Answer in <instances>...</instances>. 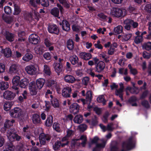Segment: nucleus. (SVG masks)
I'll return each mask as SVG.
<instances>
[{
  "instance_id": "f257e3e1",
  "label": "nucleus",
  "mask_w": 151,
  "mask_h": 151,
  "mask_svg": "<svg viewBox=\"0 0 151 151\" xmlns=\"http://www.w3.org/2000/svg\"><path fill=\"white\" fill-rule=\"evenodd\" d=\"M108 13L112 17H119L125 16L127 14V11L124 9L112 8L108 11Z\"/></svg>"
},
{
  "instance_id": "f03ea898",
  "label": "nucleus",
  "mask_w": 151,
  "mask_h": 151,
  "mask_svg": "<svg viewBox=\"0 0 151 151\" xmlns=\"http://www.w3.org/2000/svg\"><path fill=\"white\" fill-rule=\"evenodd\" d=\"M135 139L133 137H130L126 142H124L122 147L127 150H129L135 147Z\"/></svg>"
},
{
  "instance_id": "7ed1b4c3",
  "label": "nucleus",
  "mask_w": 151,
  "mask_h": 151,
  "mask_svg": "<svg viewBox=\"0 0 151 151\" xmlns=\"http://www.w3.org/2000/svg\"><path fill=\"white\" fill-rule=\"evenodd\" d=\"M10 115L13 117L20 119L23 117V112L20 108H15L10 112Z\"/></svg>"
},
{
  "instance_id": "20e7f679",
  "label": "nucleus",
  "mask_w": 151,
  "mask_h": 151,
  "mask_svg": "<svg viewBox=\"0 0 151 151\" xmlns=\"http://www.w3.org/2000/svg\"><path fill=\"white\" fill-rule=\"evenodd\" d=\"M25 70L29 74L33 75L36 74L37 72V69L34 65H31L26 67Z\"/></svg>"
},
{
  "instance_id": "39448f33",
  "label": "nucleus",
  "mask_w": 151,
  "mask_h": 151,
  "mask_svg": "<svg viewBox=\"0 0 151 151\" xmlns=\"http://www.w3.org/2000/svg\"><path fill=\"white\" fill-rule=\"evenodd\" d=\"M29 89L30 94L32 95H36L38 90L34 81L31 82L29 84Z\"/></svg>"
},
{
  "instance_id": "423d86ee",
  "label": "nucleus",
  "mask_w": 151,
  "mask_h": 151,
  "mask_svg": "<svg viewBox=\"0 0 151 151\" xmlns=\"http://www.w3.org/2000/svg\"><path fill=\"white\" fill-rule=\"evenodd\" d=\"M80 106L76 103H73L69 107V111L70 113L76 114L79 112Z\"/></svg>"
},
{
  "instance_id": "0eeeda50",
  "label": "nucleus",
  "mask_w": 151,
  "mask_h": 151,
  "mask_svg": "<svg viewBox=\"0 0 151 151\" xmlns=\"http://www.w3.org/2000/svg\"><path fill=\"white\" fill-rule=\"evenodd\" d=\"M40 38L38 36L35 34L31 35L29 38V42L33 44H37L40 42Z\"/></svg>"
},
{
  "instance_id": "6e6552de",
  "label": "nucleus",
  "mask_w": 151,
  "mask_h": 151,
  "mask_svg": "<svg viewBox=\"0 0 151 151\" xmlns=\"http://www.w3.org/2000/svg\"><path fill=\"white\" fill-rule=\"evenodd\" d=\"M105 67L104 63L102 61H100L97 64L95 67V71L99 73H101L103 71Z\"/></svg>"
},
{
  "instance_id": "1a4fd4ad",
  "label": "nucleus",
  "mask_w": 151,
  "mask_h": 151,
  "mask_svg": "<svg viewBox=\"0 0 151 151\" xmlns=\"http://www.w3.org/2000/svg\"><path fill=\"white\" fill-rule=\"evenodd\" d=\"M72 91L70 87L66 86L62 90V95L64 97H70Z\"/></svg>"
},
{
  "instance_id": "9d476101",
  "label": "nucleus",
  "mask_w": 151,
  "mask_h": 151,
  "mask_svg": "<svg viewBox=\"0 0 151 151\" xmlns=\"http://www.w3.org/2000/svg\"><path fill=\"white\" fill-rule=\"evenodd\" d=\"M48 32L50 33L58 34L59 30L57 26L55 24L49 25L48 27Z\"/></svg>"
},
{
  "instance_id": "9b49d317",
  "label": "nucleus",
  "mask_w": 151,
  "mask_h": 151,
  "mask_svg": "<svg viewBox=\"0 0 151 151\" xmlns=\"http://www.w3.org/2000/svg\"><path fill=\"white\" fill-rule=\"evenodd\" d=\"M7 137L9 140L12 142L14 140H19L21 137L17 134L15 133H12L9 132L7 134Z\"/></svg>"
},
{
  "instance_id": "f8f14e48",
  "label": "nucleus",
  "mask_w": 151,
  "mask_h": 151,
  "mask_svg": "<svg viewBox=\"0 0 151 151\" xmlns=\"http://www.w3.org/2000/svg\"><path fill=\"white\" fill-rule=\"evenodd\" d=\"M20 79V77L18 76H15L12 79V83L14 86H12V88L15 90H17L18 89V88L16 86L19 85Z\"/></svg>"
},
{
  "instance_id": "ddd939ff",
  "label": "nucleus",
  "mask_w": 151,
  "mask_h": 151,
  "mask_svg": "<svg viewBox=\"0 0 151 151\" xmlns=\"http://www.w3.org/2000/svg\"><path fill=\"white\" fill-rule=\"evenodd\" d=\"M15 93H13L9 91H5L3 94L4 98L8 100L13 99L15 97Z\"/></svg>"
},
{
  "instance_id": "4468645a",
  "label": "nucleus",
  "mask_w": 151,
  "mask_h": 151,
  "mask_svg": "<svg viewBox=\"0 0 151 151\" xmlns=\"http://www.w3.org/2000/svg\"><path fill=\"white\" fill-rule=\"evenodd\" d=\"M50 138L48 135H45L44 133L41 134L39 136V140L40 143L42 145H44L45 143V140H49Z\"/></svg>"
},
{
  "instance_id": "2eb2a0df",
  "label": "nucleus",
  "mask_w": 151,
  "mask_h": 151,
  "mask_svg": "<svg viewBox=\"0 0 151 151\" xmlns=\"http://www.w3.org/2000/svg\"><path fill=\"white\" fill-rule=\"evenodd\" d=\"M101 141L102 142V143L96 144L95 147L93 150V151H101L104 147L106 145V142L103 139H101Z\"/></svg>"
},
{
  "instance_id": "dca6fc26",
  "label": "nucleus",
  "mask_w": 151,
  "mask_h": 151,
  "mask_svg": "<svg viewBox=\"0 0 151 151\" xmlns=\"http://www.w3.org/2000/svg\"><path fill=\"white\" fill-rule=\"evenodd\" d=\"M79 55L81 58L85 60H89L92 57L91 54L90 53L84 52L80 53Z\"/></svg>"
},
{
  "instance_id": "f3484780",
  "label": "nucleus",
  "mask_w": 151,
  "mask_h": 151,
  "mask_svg": "<svg viewBox=\"0 0 151 151\" xmlns=\"http://www.w3.org/2000/svg\"><path fill=\"white\" fill-rule=\"evenodd\" d=\"M54 67L55 71L58 74L63 70V66L60 63H54Z\"/></svg>"
},
{
  "instance_id": "a211bd4d",
  "label": "nucleus",
  "mask_w": 151,
  "mask_h": 151,
  "mask_svg": "<svg viewBox=\"0 0 151 151\" xmlns=\"http://www.w3.org/2000/svg\"><path fill=\"white\" fill-rule=\"evenodd\" d=\"M45 82V80L43 78H39L36 80V85L38 90L41 89L44 86Z\"/></svg>"
},
{
  "instance_id": "6ab92c4d",
  "label": "nucleus",
  "mask_w": 151,
  "mask_h": 151,
  "mask_svg": "<svg viewBox=\"0 0 151 151\" xmlns=\"http://www.w3.org/2000/svg\"><path fill=\"white\" fill-rule=\"evenodd\" d=\"M60 25H62V27L63 30L66 31H68L70 30V24L66 20H63L62 23H60Z\"/></svg>"
},
{
  "instance_id": "aec40b11",
  "label": "nucleus",
  "mask_w": 151,
  "mask_h": 151,
  "mask_svg": "<svg viewBox=\"0 0 151 151\" xmlns=\"http://www.w3.org/2000/svg\"><path fill=\"white\" fill-rule=\"evenodd\" d=\"M126 95H129V94L128 92L129 91L131 93H132L137 94L139 92L138 89L137 87H133L132 88L128 86L127 87L126 89Z\"/></svg>"
},
{
  "instance_id": "412c9836",
  "label": "nucleus",
  "mask_w": 151,
  "mask_h": 151,
  "mask_svg": "<svg viewBox=\"0 0 151 151\" xmlns=\"http://www.w3.org/2000/svg\"><path fill=\"white\" fill-rule=\"evenodd\" d=\"M64 79L66 82L70 83H73L76 81L74 77L70 75H65L64 77Z\"/></svg>"
},
{
  "instance_id": "4be33fe9",
  "label": "nucleus",
  "mask_w": 151,
  "mask_h": 151,
  "mask_svg": "<svg viewBox=\"0 0 151 151\" xmlns=\"http://www.w3.org/2000/svg\"><path fill=\"white\" fill-rule=\"evenodd\" d=\"M29 83V80L27 78H24L20 81L19 85L22 88H25L27 86Z\"/></svg>"
},
{
  "instance_id": "5701e85b",
  "label": "nucleus",
  "mask_w": 151,
  "mask_h": 151,
  "mask_svg": "<svg viewBox=\"0 0 151 151\" xmlns=\"http://www.w3.org/2000/svg\"><path fill=\"white\" fill-rule=\"evenodd\" d=\"M44 43L46 47L48 48L49 51H52L54 50V47L52 46L53 43L50 42L49 39H45L44 41Z\"/></svg>"
},
{
  "instance_id": "b1692460",
  "label": "nucleus",
  "mask_w": 151,
  "mask_h": 151,
  "mask_svg": "<svg viewBox=\"0 0 151 151\" xmlns=\"http://www.w3.org/2000/svg\"><path fill=\"white\" fill-rule=\"evenodd\" d=\"M132 22L133 20L130 19H127L125 20L124 21L125 28L127 30H129L130 28L131 25L132 24Z\"/></svg>"
},
{
  "instance_id": "393cba45",
  "label": "nucleus",
  "mask_w": 151,
  "mask_h": 151,
  "mask_svg": "<svg viewBox=\"0 0 151 151\" xmlns=\"http://www.w3.org/2000/svg\"><path fill=\"white\" fill-rule=\"evenodd\" d=\"M44 50V47L42 45L36 46L35 48V50L36 54L41 55L42 53Z\"/></svg>"
},
{
  "instance_id": "a878e982",
  "label": "nucleus",
  "mask_w": 151,
  "mask_h": 151,
  "mask_svg": "<svg viewBox=\"0 0 151 151\" xmlns=\"http://www.w3.org/2000/svg\"><path fill=\"white\" fill-rule=\"evenodd\" d=\"M15 122V121L14 120H12L11 121L7 120L5 123L4 127L5 128H3L1 129V130L4 132L5 131L6 128H8L10 126H12L13 124Z\"/></svg>"
},
{
  "instance_id": "bb28decb",
  "label": "nucleus",
  "mask_w": 151,
  "mask_h": 151,
  "mask_svg": "<svg viewBox=\"0 0 151 151\" xmlns=\"http://www.w3.org/2000/svg\"><path fill=\"white\" fill-rule=\"evenodd\" d=\"M24 137L28 139V141L30 142L32 145H35V143L34 141L35 138L33 136L25 133L24 134Z\"/></svg>"
},
{
  "instance_id": "cd10ccee",
  "label": "nucleus",
  "mask_w": 151,
  "mask_h": 151,
  "mask_svg": "<svg viewBox=\"0 0 151 151\" xmlns=\"http://www.w3.org/2000/svg\"><path fill=\"white\" fill-rule=\"evenodd\" d=\"M2 52L4 53V56L7 58L10 57L12 55L11 50L9 48H6L2 50Z\"/></svg>"
},
{
  "instance_id": "c85d7f7f",
  "label": "nucleus",
  "mask_w": 151,
  "mask_h": 151,
  "mask_svg": "<svg viewBox=\"0 0 151 151\" xmlns=\"http://www.w3.org/2000/svg\"><path fill=\"white\" fill-rule=\"evenodd\" d=\"M18 70V65L16 64L12 65L10 67L9 71L11 73H16Z\"/></svg>"
},
{
  "instance_id": "c756f323",
  "label": "nucleus",
  "mask_w": 151,
  "mask_h": 151,
  "mask_svg": "<svg viewBox=\"0 0 151 151\" xmlns=\"http://www.w3.org/2000/svg\"><path fill=\"white\" fill-rule=\"evenodd\" d=\"M83 120V116L82 115L79 114L76 115L74 119V121L75 123L77 124L81 123Z\"/></svg>"
},
{
  "instance_id": "7c9ffc66",
  "label": "nucleus",
  "mask_w": 151,
  "mask_h": 151,
  "mask_svg": "<svg viewBox=\"0 0 151 151\" xmlns=\"http://www.w3.org/2000/svg\"><path fill=\"white\" fill-rule=\"evenodd\" d=\"M32 120L33 123L35 124H38L41 122L40 116L37 114H34L33 115Z\"/></svg>"
},
{
  "instance_id": "2f4dec72",
  "label": "nucleus",
  "mask_w": 151,
  "mask_h": 151,
  "mask_svg": "<svg viewBox=\"0 0 151 151\" xmlns=\"http://www.w3.org/2000/svg\"><path fill=\"white\" fill-rule=\"evenodd\" d=\"M15 148L11 142L7 144L5 146V150L3 151H14Z\"/></svg>"
},
{
  "instance_id": "473e14b6",
  "label": "nucleus",
  "mask_w": 151,
  "mask_h": 151,
  "mask_svg": "<svg viewBox=\"0 0 151 151\" xmlns=\"http://www.w3.org/2000/svg\"><path fill=\"white\" fill-rule=\"evenodd\" d=\"M70 61L73 65H75L78 62V59L76 55H73L71 56L70 58Z\"/></svg>"
},
{
  "instance_id": "72a5a7b5",
  "label": "nucleus",
  "mask_w": 151,
  "mask_h": 151,
  "mask_svg": "<svg viewBox=\"0 0 151 151\" xmlns=\"http://www.w3.org/2000/svg\"><path fill=\"white\" fill-rule=\"evenodd\" d=\"M52 105L54 108L58 107L59 106L60 104L58 100L55 98H53L51 99Z\"/></svg>"
},
{
  "instance_id": "f704fd0d",
  "label": "nucleus",
  "mask_w": 151,
  "mask_h": 151,
  "mask_svg": "<svg viewBox=\"0 0 151 151\" xmlns=\"http://www.w3.org/2000/svg\"><path fill=\"white\" fill-rule=\"evenodd\" d=\"M51 14L55 17H58L59 15V11L57 7H54L50 11Z\"/></svg>"
},
{
  "instance_id": "c9c22d12",
  "label": "nucleus",
  "mask_w": 151,
  "mask_h": 151,
  "mask_svg": "<svg viewBox=\"0 0 151 151\" xmlns=\"http://www.w3.org/2000/svg\"><path fill=\"white\" fill-rule=\"evenodd\" d=\"M74 42L72 40L69 39L67 42V46L69 50H72L74 48Z\"/></svg>"
},
{
  "instance_id": "e433bc0d",
  "label": "nucleus",
  "mask_w": 151,
  "mask_h": 151,
  "mask_svg": "<svg viewBox=\"0 0 151 151\" xmlns=\"http://www.w3.org/2000/svg\"><path fill=\"white\" fill-rule=\"evenodd\" d=\"M9 87V84L8 83L4 81L0 82V88L1 90H5L8 88Z\"/></svg>"
},
{
  "instance_id": "4c0bfd02",
  "label": "nucleus",
  "mask_w": 151,
  "mask_h": 151,
  "mask_svg": "<svg viewBox=\"0 0 151 151\" xmlns=\"http://www.w3.org/2000/svg\"><path fill=\"white\" fill-rule=\"evenodd\" d=\"M5 36L6 39L9 41H13L14 40V35L9 32H6Z\"/></svg>"
},
{
  "instance_id": "58836bf2",
  "label": "nucleus",
  "mask_w": 151,
  "mask_h": 151,
  "mask_svg": "<svg viewBox=\"0 0 151 151\" xmlns=\"http://www.w3.org/2000/svg\"><path fill=\"white\" fill-rule=\"evenodd\" d=\"M53 117L52 116L50 115L47 118L45 122V125L47 127L51 126L52 123Z\"/></svg>"
},
{
  "instance_id": "ea45409f",
  "label": "nucleus",
  "mask_w": 151,
  "mask_h": 151,
  "mask_svg": "<svg viewBox=\"0 0 151 151\" xmlns=\"http://www.w3.org/2000/svg\"><path fill=\"white\" fill-rule=\"evenodd\" d=\"M13 104V103L12 102H5L4 105V110L6 111H8L11 109Z\"/></svg>"
},
{
  "instance_id": "a19ab883",
  "label": "nucleus",
  "mask_w": 151,
  "mask_h": 151,
  "mask_svg": "<svg viewBox=\"0 0 151 151\" xmlns=\"http://www.w3.org/2000/svg\"><path fill=\"white\" fill-rule=\"evenodd\" d=\"M114 32L117 34L121 33L123 31L122 27L121 25H118L115 27L114 29Z\"/></svg>"
},
{
  "instance_id": "79ce46f5",
  "label": "nucleus",
  "mask_w": 151,
  "mask_h": 151,
  "mask_svg": "<svg viewBox=\"0 0 151 151\" xmlns=\"http://www.w3.org/2000/svg\"><path fill=\"white\" fill-rule=\"evenodd\" d=\"M33 57L32 55L29 53H26L22 58V60L25 61H28L32 59Z\"/></svg>"
},
{
  "instance_id": "37998d69",
  "label": "nucleus",
  "mask_w": 151,
  "mask_h": 151,
  "mask_svg": "<svg viewBox=\"0 0 151 151\" xmlns=\"http://www.w3.org/2000/svg\"><path fill=\"white\" fill-rule=\"evenodd\" d=\"M29 5L32 7L36 8L37 5L39 4V1L37 0H30Z\"/></svg>"
},
{
  "instance_id": "c03bdc74",
  "label": "nucleus",
  "mask_w": 151,
  "mask_h": 151,
  "mask_svg": "<svg viewBox=\"0 0 151 151\" xmlns=\"http://www.w3.org/2000/svg\"><path fill=\"white\" fill-rule=\"evenodd\" d=\"M124 90L119 89H116L115 91V94L119 96L122 101L123 100V95Z\"/></svg>"
},
{
  "instance_id": "a18cd8bd",
  "label": "nucleus",
  "mask_w": 151,
  "mask_h": 151,
  "mask_svg": "<svg viewBox=\"0 0 151 151\" xmlns=\"http://www.w3.org/2000/svg\"><path fill=\"white\" fill-rule=\"evenodd\" d=\"M53 128L56 131L60 132L62 130V129L59 124L57 122L54 123L53 125Z\"/></svg>"
},
{
  "instance_id": "49530a36",
  "label": "nucleus",
  "mask_w": 151,
  "mask_h": 151,
  "mask_svg": "<svg viewBox=\"0 0 151 151\" xmlns=\"http://www.w3.org/2000/svg\"><path fill=\"white\" fill-rule=\"evenodd\" d=\"M132 36V34L131 33L123 34L122 36V41H127L131 38Z\"/></svg>"
},
{
  "instance_id": "de8ad7c7",
  "label": "nucleus",
  "mask_w": 151,
  "mask_h": 151,
  "mask_svg": "<svg viewBox=\"0 0 151 151\" xmlns=\"http://www.w3.org/2000/svg\"><path fill=\"white\" fill-rule=\"evenodd\" d=\"M43 72L44 74L46 76H50L51 74V72L49 68L47 65H44Z\"/></svg>"
},
{
  "instance_id": "09e8293b",
  "label": "nucleus",
  "mask_w": 151,
  "mask_h": 151,
  "mask_svg": "<svg viewBox=\"0 0 151 151\" xmlns=\"http://www.w3.org/2000/svg\"><path fill=\"white\" fill-rule=\"evenodd\" d=\"M93 60H90L88 62V63L89 65L92 66L94 63L96 64L99 60V59L97 57L93 58Z\"/></svg>"
},
{
  "instance_id": "8fccbe9b",
  "label": "nucleus",
  "mask_w": 151,
  "mask_h": 151,
  "mask_svg": "<svg viewBox=\"0 0 151 151\" xmlns=\"http://www.w3.org/2000/svg\"><path fill=\"white\" fill-rule=\"evenodd\" d=\"M97 101L99 102H102L103 105L106 104V101L103 95L99 96L97 99Z\"/></svg>"
},
{
  "instance_id": "3c124183",
  "label": "nucleus",
  "mask_w": 151,
  "mask_h": 151,
  "mask_svg": "<svg viewBox=\"0 0 151 151\" xmlns=\"http://www.w3.org/2000/svg\"><path fill=\"white\" fill-rule=\"evenodd\" d=\"M143 39L142 36H137L135 37L134 42L138 44L141 42L142 41Z\"/></svg>"
},
{
  "instance_id": "603ef678",
  "label": "nucleus",
  "mask_w": 151,
  "mask_h": 151,
  "mask_svg": "<svg viewBox=\"0 0 151 151\" xmlns=\"http://www.w3.org/2000/svg\"><path fill=\"white\" fill-rule=\"evenodd\" d=\"M39 4H40L43 6L47 7L49 5L47 0H39Z\"/></svg>"
},
{
  "instance_id": "864d4df0",
  "label": "nucleus",
  "mask_w": 151,
  "mask_h": 151,
  "mask_svg": "<svg viewBox=\"0 0 151 151\" xmlns=\"http://www.w3.org/2000/svg\"><path fill=\"white\" fill-rule=\"evenodd\" d=\"M43 56L44 58L47 60H50L51 58L50 54L48 52L44 53L43 55Z\"/></svg>"
},
{
  "instance_id": "5fc2aeb1",
  "label": "nucleus",
  "mask_w": 151,
  "mask_h": 151,
  "mask_svg": "<svg viewBox=\"0 0 151 151\" xmlns=\"http://www.w3.org/2000/svg\"><path fill=\"white\" fill-rule=\"evenodd\" d=\"M60 142L62 143L61 146L62 147L67 145L68 144V141L67 137H65L63 138Z\"/></svg>"
},
{
  "instance_id": "6e6d98bb",
  "label": "nucleus",
  "mask_w": 151,
  "mask_h": 151,
  "mask_svg": "<svg viewBox=\"0 0 151 151\" xmlns=\"http://www.w3.org/2000/svg\"><path fill=\"white\" fill-rule=\"evenodd\" d=\"M143 46L146 50H149L151 49V42H148L145 43Z\"/></svg>"
},
{
  "instance_id": "4d7b16f0",
  "label": "nucleus",
  "mask_w": 151,
  "mask_h": 151,
  "mask_svg": "<svg viewBox=\"0 0 151 151\" xmlns=\"http://www.w3.org/2000/svg\"><path fill=\"white\" fill-rule=\"evenodd\" d=\"M62 143L60 141L56 142L54 145H53V148L55 150H58L60 146H61Z\"/></svg>"
},
{
  "instance_id": "13d9d810",
  "label": "nucleus",
  "mask_w": 151,
  "mask_h": 151,
  "mask_svg": "<svg viewBox=\"0 0 151 151\" xmlns=\"http://www.w3.org/2000/svg\"><path fill=\"white\" fill-rule=\"evenodd\" d=\"M80 139L82 140V142L81 143V145L83 147H84L86 144V137L85 135H82Z\"/></svg>"
},
{
  "instance_id": "bf43d9fd",
  "label": "nucleus",
  "mask_w": 151,
  "mask_h": 151,
  "mask_svg": "<svg viewBox=\"0 0 151 151\" xmlns=\"http://www.w3.org/2000/svg\"><path fill=\"white\" fill-rule=\"evenodd\" d=\"M52 92L50 90H48L45 93V97L47 98H49L50 97L51 99L53 98L52 95Z\"/></svg>"
},
{
  "instance_id": "052dcab7",
  "label": "nucleus",
  "mask_w": 151,
  "mask_h": 151,
  "mask_svg": "<svg viewBox=\"0 0 151 151\" xmlns=\"http://www.w3.org/2000/svg\"><path fill=\"white\" fill-rule=\"evenodd\" d=\"M92 97L91 92L90 91H87L86 94V99L87 100L90 102L91 100Z\"/></svg>"
},
{
  "instance_id": "680f3d73",
  "label": "nucleus",
  "mask_w": 151,
  "mask_h": 151,
  "mask_svg": "<svg viewBox=\"0 0 151 151\" xmlns=\"http://www.w3.org/2000/svg\"><path fill=\"white\" fill-rule=\"evenodd\" d=\"M94 45L95 48L99 49H102L103 47L100 43V41L99 40H98L97 42L94 44Z\"/></svg>"
},
{
  "instance_id": "e2e57ef3",
  "label": "nucleus",
  "mask_w": 151,
  "mask_h": 151,
  "mask_svg": "<svg viewBox=\"0 0 151 151\" xmlns=\"http://www.w3.org/2000/svg\"><path fill=\"white\" fill-rule=\"evenodd\" d=\"M109 115V114L108 112L105 113L102 118V120L104 122L106 123L107 122V119Z\"/></svg>"
},
{
  "instance_id": "0e129e2a",
  "label": "nucleus",
  "mask_w": 151,
  "mask_h": 151,
  "mask_svg": "<svg viewBox=\"0 0 151 151\" xmlns=\"http://www.w3.org/2000/svg\"><path fill=\"white\" fill-rule=\"evenodd\" d=\"M78 127L80 131H83L86 129L87 126L85 124H82L79 125Z\"/></svg>"
},
{
  "instance_id": "69168bd1",
  "label": "nucleus",
  "mask_w": 151,
  "mask_h": 151,
  "mask_svg": "<svg viewBox=\"0 0 151 151\" xmlns=\"http://www.w3.org/2000/svg\"><path fill=\"white\" fill-rule=\"evenodd\" d=\"M148 32L149 34L147 35L146 37V38L147 39H150L151 38V22H148Z\"/></svg>"
},
{
  "instance_id": "338daca9",
  "label": "nucleus",
  "mask_w": 151,
  "mask_h": 151,
  "mask_svg": "<svg viewBox=\"0 0 151 151\" xmlns=\"http://www.w3.org/2000/svg\"><path fill=\"white\" fill-rule=\"evenodd\" d=\"M56 82L52 80L48 81V85L53 87L55 86L56 85Z\"/></svg>"
},
{
  "instance_id": "774afa93",
  "label": "nucleus",
  "mask_w": 151,
  "mask_h": 151,
  "mask_svg": "<svg viewBox=\"0 0 151 151\" xmlns=\"http://www.w3.org/2000/svg\"><path fill=\"white\" fill-rule=\"evenodd\" d=\"M106 31V29L103 27L102 29L100 28L98 29L97 30V32L99 34L101 33L102 34H104V32Z\"/></svg>"
}]
</instances>
